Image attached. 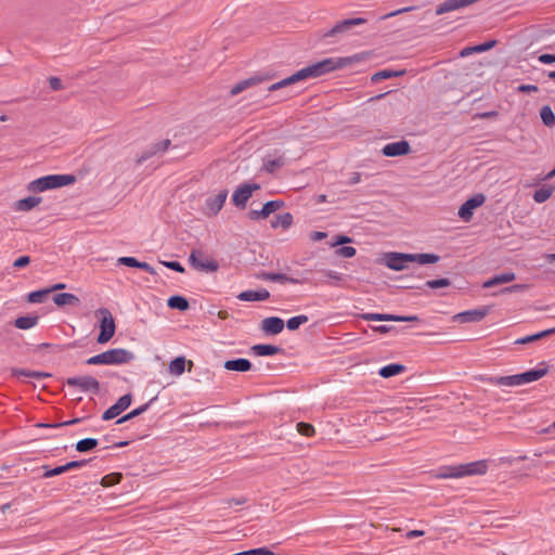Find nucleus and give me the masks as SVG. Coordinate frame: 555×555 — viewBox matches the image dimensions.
Instances as JSON below:
<instances>
[{
  "label": "nucleus",
  "mask_w": 555,
  "mask_h": 555,
  "mask_svg": "<svg viewBox=\"0 0 555 555\" xmlns=\"http://www.w3.org/2000/svg\"><path fill=\"white\" fill-rule=\"evenodd\" d=\"M401 74H402L401 72H393V70H389V69H383V70H379V72L375 73L372 76L371 80L373 82H378L379 80L397 77V76H399Z\"/></svg>",
  "instance_id": "nucleus-44"
},
{
  "label": "nucleus",
  "mask_w": 555,
  "mask_h": 555,
  "mask_svg": "<svg viewBox=\"0 0 555 555\" xmlns=\"http://www.w3.org/2000/svg\"><path fill=\"white\" fill-rule=\"evenodd\" d=\"M38 315H24L15 319L14 325L20 330H29L35 327L38 324Z\"/></svg>",
  "instance_id": "nucleus-31"
},
{
  "label": "nucleus",
  "mask_w": 555,
  "mask_h": 555,
  "mask_svg": "<svg viewBox=\"0 0 555 555\" xmlns=\"http://www.w3.org/2000/svg\"><path fill=\"white\" fill-rule=\"evenodd\" d=\"M258 189H260V185L256 183H244L240 185L232 195L233 204L238 208H245L248 199L253 195V192Z\"/></svg>",
  "instance_id": "nucleus-11"
},
{
  "label": "nucleus",
  "mask_w": 555,
  "mask_h": 555,
  "mask_svg": "<svg viewBox=\"0 0 555 555\" xmlns=\"http://www.w3.org/2000/svg\"><path fill=\"white\" fill-rule=\"evenodd\" d=\"M327 236V233L321 231H314L310 234V240L313 242L322 241Z\"/></svg>",
  "instance_id": "nucleus-63"
},
{
  "label": "nucleus",
  "mask_w": 555,
  "mask_h": 555,
  "mask_svg": "<svg viewBox=\"0 0 555 555\" xmlns=\"http://www.w3.org/2000/svg\"><path fill=\"white\" fill-rule=\"evenodd\" d=\"M96 314L101 317L100 334L98 335L96 341L99 344L107 343L116 331V325L111 311L107 308H99Z\"/></svg>",
  "instance_id": "nucleus-8"
},
{
  "label": "nucleus",
  "mask_w": 555,
  "mask_h": 555,
  "mask_svg": "<svg viewBox=\"0 0 555 555\" xmlns=\"http://www.w3.org/2000/svg\"><path fill=\"white\" fill-rule=\"evenodd\" d=\"M263 279L268 280V281H272V282H279V283H291V284L301 283V281L298 279L288 276L284 273H275V272L266 273L263 275Z\"/></svg>",
  "instance_id": "nucleus-33"
},
{
  "label": "nucleus",
  "mask_w": 555,
  "mask_h": 555,
  "mask_svg": "<svg viewBox=\"0 0 555 555\" xmlns=\"http://www.w3.org/2000/svg\"><path fill=\"white\" fill-rule=\"evenodd\" d=\"M555 333V327L553 328H548V330H545V331H542V332H539V333H535V334H532V335H528V336H525V337H521V338H518L516 339L515 344L517 345H524V344H529V343H533V341H537L543 337H546L551 334Z\"/></svg>",
  "instance_id": "nucleus-36"
},
{
  "label": "nucleus",
  "mask_w": 555,
  "mask_h": 555,
  "mask_svg": "<svg viewBox=\"0 0 555 555\" xmlns=\"http://www.w3.org/2000/svg\"><path fill=\"white\" fill-rule=\"evenodd\" d=\"M410 151H411L410 143L405 140H401V141L391 142V143L386 144L383 147L382 153L384 156H387V157H396V156L406 155L410 153Z\"/></svg>",
  "instance_id": "nucleus-17"
},
{
  "label": "nucleus",
  "mask_w": 555,
  "mask_h": 555,
  "mask_svg": "<svg viewBox=\"0 0 555 555\" xmlns=\"http://www.w3.org/2000/svg\"><path fill=\"white\" fill-rule=\"evenodd\" d=\"M99 444L98 439L95 438H85L79 440L75 448L78 452H88L93 450Z\"/></svg>",
  "instance_id": "nucleus-40"
},
{
  "label": "nucleus",
  "mask_w": 555,
  "mask_h": 555,
  "mask_svg": "<svg viewBox=\"0 0 555 555\" xmlns=\"http://www.w3.org/2000/svg\"><path fill=\"white\" fill-rule=\"evenodd\" d=\"M516 279V274L514 272H503L501 274H496L493 278L483 282L482 286L485 288H490L500 284L513 282Z\"/></svg>",
  "instance_id": "nucleus-25"
},
{
  "label": "nucleus",
  "mask_w": 555,
  "mask_h": 555,
  "mask_svg": "<svg viewBox=\"0 0 555 555\" xmlns=\"http://www.w3.org/2000/svg\"><path fill=\"white\" fill-rule=\"evenodd\" d=\"M167 306L170 309H177L180 311H185L190 307L188 299L180 295L169 297L167 300Z\"/></svg>",
  "instance_id": "nucleus-34"
},
{
  "label": "nucleus",
  "mask_w": 555,
  "mask_h": 555,
  "mask_svg": "<svg viewBox=\"0 0 555 555\" xmlns=\"http://www.w3.org/2000/svg\"><path fill=\"white\" fill-rule=\"evenodd\" d=\"M490 312V307L482 306L466 310L454 315V320L461 323H477L482 321Z\"/></svg>",
  "instance_id": "nucleus-12"
},
{
  "label": "nucleus",
  "mask_w": 555,
  "mask_h": 555,
  "mask_svg": "<svg viewBox=\"0 0 555 555\" xmlns=\"http://www.w3.org/2000/svg\"><path fill=\"white\" fill-rule=\"evenodd\" d=\"M50 293H51V289H48V288L38 289V291L29 293L27 295V299L31 304H41L46 300V298L48 297V295Z\"/></svg>",
  "instance_id": "nucleus-42"
},
{
  "label": "nucleus",
  "mask_w": 555,
  "mask_h": 555,
  "mask_svg": "<svg viewBox=\"0 0 555 555\" xmlns=\"http://www.w3.org/2000/svg\"><path fill=\"white\" fill-rule=\"evenodd\" d=\"M487 461H475L460 465L444 466L437 474L438 478H462L466 476H480L487 473Z\"/></svg>",
  "instance_id": "nucleus-3"
},
{
  "label": "nucleus",
  "mask_w": 555,
  "mask_h": 555,
  "mask_svg": "<svg viewBox=\"0 0 555 555\" xmlns=\"http://www.w3.org/2000/svg\"><path fill=\"white\" fill-rule=\"evenodd\" d=\"M284 321L279 317H269L262 320L261 330L269 335H278L284 328Z\"/></svg>",
  "instance_id": "nucleus-20"
},
{
  "label": "nucleus",
  "mask_w": 555,
  "mask_h": 555,
  "mask_svg": "<svg viewBox=\"0 0 555 555\" xmlns=\"http://www.w3.org/2000/svg\"><path fill=\"white\" fill-rule=\"evenodd\" d=\"M168 370L170 374L172 375H181L185 370V358L184 357H177L172 361H170L168 365Z\"/></svg>",
  "instance_id": "nucleus-38"
},
{
  "label": "nucleus",
  "mask_w": 555,
  "mask_h": 555,
  "mask_svg": "<svg viewBox=\"0 0 555 555\" xmlns=\"http://www.w3.org/2000/svg\"><path fill=\"white\" fill-rule=\"evenodd\" d=\"M117 263L118 264H124V266H127V267H131V268H138V269H141L152 275L156 274V271L155 269L147 262H143V261H139L137 258L134 257H131V256H125V257H120L118 258L117 260Z\"/></svg>",
  "instance_id": "nucleus-22"
},
{
  "label": "nucleus",
  "mask_w": 555,
  "mask_h": 555,
  "mask_svg": "<svg viewBox=\"0 0 555 555\" xmlns=\"http://www.w3.org/2000/svg\"><path fill=\"white\" fill-rule=\"evenodd\" d=\"M296 427L298 433L304 436L311 437L314 434V427L311 424L300 422L297 423Z\"/></svg>",
  "instance_id": "nucleus-48"
},
{
  "label": "nucleus",
  "mask_w": 555,
  "mask_h": 555,
  "mask_svg": "<svg viewBox=\"0 0 555 555\" xmlns=\"http://www.w3.org/2000/svg\"><path fill=\"white\" fill-rule=\"evenodd\" d=\"M156 399H157V397H154L149 402L140 405L139 408L133 409L128 414H126V415L121 416L120 418H118L116 424H122V423H125L127 421H130V420H132V418H134V417H137V416H139L141 414H143L144 412H146L150 409L151 404L154 401H156Z\"/></svg>",
  "instance_id": "nucleus-28"
},
{
  "label": "nucleus",
  "mask_w": 555,
  "mask_h": 555,
  "mask_svg": "<svg viewBox=\"0 0 555 555\" xmlns=\"http://www.w3.org/2000/svg\"><path fill=\"white\" fill-rule=\"evenodd\" d=\"M131 402V393H126L121 396L115 404H113L106 411H104V413L102 414V420L109 421L119 416L125 410H127L130 406Z\"/></svg>",
  "instance_id": "nucleus-13"
},
{
  "label": "nucleus",
  "mask_w": 555,
  "mask_h": 555,
  "mask_svg": "<svg viewBox=\"0 0 555 555\" xmlns=\"http://www.w3.org/2000/svg\"><path fill=\"white\" fill-rule=\"evenodd\" d=\"M478 1L479 0H444L436 8V15H442L444 13L457 11Z\"/></svg>",
  "instance_id": "nucleus-16"
},
{
  "label": "nucleus",
  "mask_w": 555,
  "mask_h": 555,
  "mask_svg": "<svg viewBox=\"0 0 555 555\" xmlns=\"http://www.w3.org/2000/svg\"><path fill=\"white\" fill-rule=\"evenodd\" d=\"M451 285V281L447 278L437 279V280H429L425 283V286L428 288H440V287H447Z\"/></svg>",
  "instance_id": "nucleus-46"
},
{
  "label": "nucleus",
  "mask_w": 555,
  "mask_h": 555,
  "mask_svg": "<svg viewBox=\"0 0 555 555\" xmlns=\"http://www.w3.org/2000/svg\"><path fill=\"white\" fill-rule=\"evenodd\" d=\"M517 90H518V92H522V93L537 92L538 87L535 85H520L517 88Z\"/></svg>",
  "instance_id": "nucleus-61"
},
{
  "label": "nucleus",
  "mask_w": 555,
  "mask_h": 555,
  "mask_svg": "<svg viewBox=\"0 0 555 555\" xmlns=\"http://www.w3.org/2000/svg\"><path fill=\"white\" fill-rule=\"evenodd\" d=\"M366 21L362 17H353L347 18L338 22L334 27H332L327 33H325L326 37L336 36L339 34L347 33L352 26L362 25Z\"/></svg>",
  "instance_id": "nucleus-18"
},
{
  "label": "nucleus",
  "mask_w": 555,
  "mask_h": 555,
  "mask_svg": "<svg viewBox=\"0 0 555 555\" xmlns=\"http://www.w3.org/2000/svg\"><path fill=\"white\" fill-rule=\"evenodd\" d=\"M80 421H81V418H73V420L65 421V422H62V423H56V424H40V426L41 427L57 428V427L74 425V424L79 423Z\"/></svg>",
  "instance_id": "nucleus-52"
},
{
  "label": "nucleus",
  "mask_w": 555,
  "mask_h": 555,
  "mask_svg": "<svg viewBox=\"0 0 555 555\" xmlns=\"http://www.w3.org/2000/svg\"><path fill=\"white\" fill-rule=\"evenodd\" d=\"M160 263L164 267H166V268H168L170 270H173L176 272H179V273H183L184 272L183 266L180 262H178V261H160Z\"/></svg>",
  "instance_id": "nucleus-51"
},
{
  "label": "nucleus",
  "mask_w": 555,
  "mask_h": 555,
  "mask_svg": "<svg viewBox=\"0 0 555 555\" xmlns=\"http://www.w3.org/2000/svg\"><path fill=\"white\" fill-rule=\"evenodd\" d=\"M414 7H406V8H402V9H399V10H396V11H392L390 13H387L385 14L382 18H389V17H392V16H396V15H399L401 13H404V12H409L411 10H413Z\"/></svg>",
  "instance_id": "nucleus-62"
},
{
  "label": "nucleus",
  "mask_w": 555,
  "mask_h": 555,
  "mask_svg": "<svg viewBox=\"0 0 555 555\" xmlns=\"http://www.w3.org/2000/svg\"><path fill=\"white\" fill-rule=\"evenodd\" d=\"M440 257L436 254H405L388 253L385 255V264L395 271H401L409 267V263L429 264L438 262Z\"/></svg>",
  "instance_id": "nucleus-2"
},
{
  "label": "nucleus",
  "mask_w": 555,
  "mask_h": 555,
  "mask_svg": "<svg viewBox=\"0 0 555 555\" xmlns=\"http://www.w3.org/2000/svg\"><path fill=\"white\" fill-rule=\"evenodd\" d=\"M153 145H154L155 150L157 151V153L160 154V153H165L169 149V146L171 145V141L166 139L160 142L154 143Z\"/></svg>",
  "instance_id": "nucleus-53"
},
{
  "label": "nucleus",
  "mask_w": 555,
  "mask_h": 555,
  "mask_svg": "<svg viewBox=\"0 0 555 555\" xmlns=\"http://www.w3.org/2000/svg\"><path fill=\"white\" fill-rule=\"evenodd\" d=\"M361 180H362V175H361V172H357V171H354V172H351V173H350V177H349V180L347 181V184H349V185H354V184L360 183V182H361Z\"/></svg>",
  "instance_id": "nucleus-60"
},
{
  "label": "nucleus",
  "mask_w": 555,
  "mask_h": 555,
  "mask_svg": "<svg viewBox=\"0 0 555 555\" xmlns=\"http://www.w3.org/2000/svg\"><path fill=\"white\" fill-rule=\"evenodd\" d=\"M228 197V191L221 190L212 197L206 199V208L210 215L216 216L223 207Z\"/></svg>",
  "instance_id": "nucleus-19"
},
{
  "label": "nucleus",
  "mask_w": 555,
  "mask_h": 555,
  "mask_svg": "<svg viewBox=\"0 0 555 555\" xmlns=\"http://www.w3.org/2000/svg\"><path fill=\"white\" fill-rule=\"evenodd\" d=\"M351 240L345 235H338L336 241L332 244L333 246L343 245L345 243H349Z\"/></svg>",
  "instance_id": "nucleus-64"
},
{
  "label": "nucleus",
  "mask_w": 555,
  "mask_h": 555,
  "mask_svg": "<svg viewBox=\"0 0 555 555\" xmlns=\"http://www.w3.org/2000/svg\"><path fill=\"white\" fill-rule=\"evenodd\" d=\"M49 83L52 90L57 91L63 88L62 80L59 77H50Z\"/></svg>",
  "instance_id": "nucleus-56"
},
{
  "label": "nucleus",
  "mask_w": 555,
  "mask_h": 555,
  "mask_svg": "<svg viewBox=\"0 0 555 555\" xmlns=\"http://www.w3.org/2000/svg\"><path fill=\"white\" fill-rule=\"evenodd\" d=\"M223 367L228 371L247 372L251 369V362L248 359L238 358L225 361Z\"/></svg>",
  "instance_id": "nucleus-24"
},
{
  "label": "nucleus",
  "mask_w": 555,
  "mask_h": 555,
  "mask_svg": "<svg viewBox=\"0 0 555 555\" xmlns=\"http://www.w3.org/2000/svg\"><path fill=\"white\" fill-rule=\"evenodd\" d=\"M134 359V354L124 348H114L102 353L95 354L87 360L89 365H120L129 363Z\"/></svg>",
  "instance_id": "nucleus-6"
},
{
  "label": "nucleus",
  "mask_w": 555,
  "mask_h": 555,
  "mask_svg": "<svg viewBox=\"0 0 555 555\" xmlns=\"http://www.w3.org/2000/svg\"><path fill=\"white\" fill-rule=\"evenodd\" d=\"M547 372L548 365L545 362H541L538 367L526 371L524 373L508 376H491L486 380L494 386L514 387L535 382L545 376Z\"/></svg>",
  "instance_id": "nucleus-1"
},
{
  "label": "nucleus",
  "mask_w": 555,
  "mask_h": 555,
  "mask_svg": "<svg viewBox=\"0 0 555 555\" xmlns=\"http://www.w3.org/2000/svg\"><path fill=\"white\" fill-rule=\"evenodd\" d=\"M323 275L333 280V281H340L341 280V273L333 270H323Z\"/></svg>",
  "instance_id": "nucleus-57"
},
{
  "label": "nucleus",
  "mask_w": 555,
  "mask_h": 555,
  "mask_svg": "<svg viewBox=\"0 0 555 555\" xmlns=\"http://www.w3.org/2000/svg\"><path fill=\"white\" fill-rule=\"evenodd\" d=\"M538 60L542 64H552V63H555V54L544 53V54H541L538 57Z\"/></svg>",
  "instance_id": "nucleus-58"
},
{
  "label": "nucleus",
  "mask_w": 555,
  "mask_h": 555,
  "mask_svg": "<svg viewBox=\"0 0 555 555\" xmlns=\"http://www.w3.org/2000/svg\"><path fill=\"white\" fill-rule=\"evenodd\" d=\"M89 463V460H78V461H70L64 465L56 466L54 468H50V466L44 465L42 466L43 469V478H51L57 475H61L63 473H66L74 468H81L86 466Z\"/></svg>",
  "instance_id": "nucleus-14"
},
{
  "label": "nucleus",
  "mask_w": 555,
  "mask_h": 555,
  "mask_svg": "<svg viewBox=\"0 0 555 555\" xmlns=\"http://www.w3.org/2000/svg\"><path fill=\"white\" fill-rule=\"evenodd\" d=\"M29 262H30V258L28 256H21L14 261L13 266L15 268H23V267H26L27 264H29Z\"/></svg>",
  "instance_id": "nucleus-59"
},
{
  "label": "nucleus",
  "mask_w": 555,
  "mask_h": 555,
  "mask_svg": "<svg viewBox=\"0 0 555 555\" xmlns=\"http://www.w3.org/2000/svg\"><path fill=\"white\" fill-rule=\"evenodd\" d=\"M270 297L269 291L266 288L247 289L241 292L236 298L241 301H263Z\"/></svg>",
  "instance_id": "nucleus-21"
},
{
  "label": "nucleus",
  "mask_w": 555,
  "mask_h": 555,
  "mask_svg": "<svg viewBox=\"0 0 555 555\" xmlns=\"http://www.w3.org/2000/svg\"><path fill=\"white\" fill-rule=\"evenodd\" d=\"M306 79L304 74L301 73V69H299L298 72H296L295 74L291 75L289 77H286L275 83H272L268 90L269 91H275V90H279V89H282V88H286L291 85H294L298 81H301Z\"/></svg>",
  "instance_id": "nucleus-23"
},
{
  "label": "nucleus",
  "mask_w": 555,
  "mask_h": 555,
  "mask_svg": "<svg viewBox=\"0 0 555 555\" xmlns=\"http://www.w3.org/2000/svg\"><path fill=\"white\" fill-rule=\"evenodd\" d=\"M336 254L344 258H351L356 255V248L352 246H341L336 250Z\"/></svg>",
  "instance_id": "nucleus-50"
},
{
  "label": "nucleus",
  "mask_w": 555,
  "mask_h": 555,
  "mask_svg": "<svg viewBox=\"0 0 555 555\" xmlns=\"http://www.w3.org/2000/svg\"><path fill=\"white\" fill-rule=\"evenodd\" d=\"M157 151L155 150L154 145L152 144L150 147H147L145 151H143L137 158V164L141 165L149 158L157 155Z\"/></svg>",
  "instance_id": "nucleus-47"
},
{
  "label": "nucleus",
  "mask_w": 555,
  "mask_h": 555,
  "mask_svg": "<svg viewBox=\"0 0 555 555\" xmlns=\"http://www.w3.org/2000/svg\"><path fill=\"white\" fill-rule=\"evenodd\" d=\"M257 81V79L255 78H248V79H245V80H242L240 82H237L232 89H231V94L232 95H236L238 93H241L242 91H244L245 89H247L248 87L255 85Z\"/></svg>",
  "instance_id": "nucleus-45"
},
{
  "label": "nucleus",
  "mask_w": 555,
  "mask_h": 555,
  "mask_svg": "<svg viewBox=\"0 0 555 555\" xmlns=\"http://www.w3.org/2000/svg\"><path fill=\"white\" fill-rule=\"evenodd\" d=\"M189 262L195 270L206 273L216 272L219 269V263L208 257L202 249H192Z\"/></svg>",
  "instance_id": "nucleus-7"
},
{
  "label": "nucleus",
  "mask_w": 555,
  "mask_h": 555,
  "mask_svg": "<svg viewBox=\"0 0 555 555\" xmlns=\"http://www.w3.org/2000/svg\"><path fill=\"white\" fill-rule=\"evenodd\" d=\"M65 385L68 387H77L81 392L98 393L100 391V383L96 378L86 376H73L65 380Z\"/></svg>",
  "instance_id": "nucleus-9"
},
{
  "label": "nucleus",
  "mask_w": 555,
  "mask_h": 555,
  "mask_svg": "<svg viewBox=\"0 0 555 555\" xmlns=\"http://www.w3.org/2000/svg\"><path fill=\"white\" fill-rule=\"evenodd\" d=\"M281 351L282 348L274 345L258 344L251 347V352L258 357L274 356Z\"/></svg>",
  "instance_id": "nucleus-26"
},
{
  "label": "nucleus",
  "mask_w": 555,
  "mask_h": 555,
  "mask_svg": "<svg viewBox=\"0 0 555 555\" xmlns=\"http://www.w3.org/2000/svg\"><path fill=\"white\" fill-rule=\"evenodd\" d=\"M361 318L365 321H395V322H414L418 318L416 315H397L389 313H363Z\"/></svg>",
  "instance_id": "nucleus-15"
},
{
  "label": "nucleus",
  "mask_w": 555,
  "mask_h": 555,
  "mask_svg": "<svg viewBox=\"0 0 555 555\" xmlns=\"http://www.w3.org/2000/svg\"><path fill=\"white\" fill-rule=\"evenodd\" d=\"M308 321H309V318L306 314L295 315L287 320L286 327L289 331H295V330L299 328V326H301L302 324L307 323Z\"/></svg>",
  "instance_id": "nucleus-43"
},
{
  "label": "nucleus",
  "mask_w": 555,
  "mask_h": 555,
  "mask_svg": "<svg viewBox=\"0 0 555 555\" xmlns=\"http://www.w3.org/2000/svg\"><path fill=\"white\" fill-rule=\"evenodd\" d=\"M494 44H495V41L490 40V41H486L481 44L472 47V50H474L475 52H485V51L491 49Z\"/></svg>",
  "instance_id": "nucleus-55"
},
{
  "label": "nucleus",
  "mask_w": 555,
  "mask_h": 555,
  "mask_svg": "<svg viewBox=\"0 0 555 555\" xmlns=\"http://www.w3.org/2000/svg\"><path fill=\"white\" fill-rule=\"evenodd\" d=\"M76 181L74 175H48L33 180L28 183V191L40 193L73 184Z\"/></svg>",
  "instance_id": "nucleus-5"
},
{
  "label": "nucleus",
  "mask_w": 555,
  "mask_h": 555,
  "mask_svg": "<svg viewBox=\"0 0 555 555\" xmlns=\"http://www.w3.org/2000/svg\"><path fill=\"white\" fill-rule=\"evenodd\" d=\"M284 162L283 159L280 157V158H275V159H269L264 163L263 167L267 171L269 172H273L276 168L283 166Z\"/></svg>",
  "instance_id": "nucleus-49"
},
{
  "label": "nucleus",
  "mask_w": 555,
  "mask_h": 555,
  "mask_svg": "<svg viewBox=\"0 0 555 555\" xmlns=\"http://www.w3.org/2000/svg\"><path fill=\"white\" fill-rule=\"evenodd\" d=\"M351 57H328L301 68L305 78H317L351 64Z\"/></svg>",
  "instance_id": "nucleus-4"
},
{
  "label": "nucleus",
  "mask_w": 555,
  "mask_h": 555,
  "mask_svg": "<svg viewBox=\"0 0 555 555\" xmlns=\"http://www.w3.org/2000/svg\"><path fill=\"white\" fill-rule=\"evenodd\" d=\"M247 555H274L272 551L267 547H258L246 551Z\"/></svg>",
  "instance_id": "nucleus-54"
},
{
  "label": "nucleus",
  "mask_w": 555,
  "mask_h": 555,
  "mask_svg": "<svg viewBox=\"0 0 555 555\" xmlns=\"http://www.w3.org/2000/svg\"><path fill=\"white\" fill-rule=\"evenodd\" d=\"M405 371V366L399 363H390L379 369L378 374L384 378L396 376Z\"/></svg>",
  "instance_id": "nucleus-30"
},
{
  "label": "nucleus",
  "mask_w": 555,
  "mask_h": 555,
  "mask_svg": "<svg viewBox=\"0 0 555 555\" xmlns=\"http://www.w3.org/2000/svg\"><path fill=\"white\" fill-rule=\"evenodd\" d=\"M486 202V196L482 193H477L465 201L460 207L457 215L464 221H469L473 218L476 208L480 207Z\"/></svg>",
  "instance_id": "nucleus-10"
},
{
  "label": "nucleus",
  "mask_w": 555,
  "mask_h": 555,
  "mask_svg": "<svg viewBox=\"0 0 555 555\" xmlns=\"http://www.w3.org/2000/svg\"><path fill=\"white\" fill-rule=\"evenodd\" d=\"M293 223V216L289 212H284L282 215H278L275 220L271 222L272 228H278L281 225L283 229H287Z\"/></svg>",
  "instance_id": "nucleus-41"
},
{
  "label": "nucleus",
  "mask_w": 555,
  "mask_h": 555,
  "mask_svg": "<svg viewBox=\"0 0 555 555\" xmlns=\"http://www.w3.org/2000/svg\"><path fill=\"white\" fill-rule=\"evenodd\" d=\"M53 302L56 306H78L80 304V299L72 293H59L54 295Z\"/></svg>",
  "instance_id": "nucleus-27"
},
{
  "label": "nucleus",
  "mask_w": 555,
  "mask_h": 555,
  "mask_svg": "<svg viewBox=\"0 0 555 555\" xmlns=\"http://www.w3.org/2000/svg\"><path fill=\"white\" fill-rule=\"evenodd\" d=\"M41 202L40 197L28 196L23 199L17 201L16 209L20 211H28L39 205Z\"/></svg>",
  "instance_id": "nucleus-35"
},
{
  "label": "nucleus",
  "mask_w": 555,
  "mask_h": 555,
  "mask_svg": "<svg viewBox=\"0 0 555 555\" xmlns=\"http://www.w3.org/2000/svg\"><path fill=\"white\" fill-rule=\"evenodd\" d=\"M283 206L284 202L281 199L269 201L262 206V208L260 209V214L262 215V218H267L271 214L282 208Z\"/></svg>",
  "instance_id": "nucleus-37"
},
{
  "label": "nucleus",
  "mask_w": 555,
  "mask_h": 555,
  "mask_svg": "<svg viewBox=\"0 0 555 555\" xmlns=\"http://www.w3.org/2000/svg\"><path fill=\"white\" fill-rule=\"evenodd\" d=\"M13 376L16 377H28V378H35V379H43L47 377H50L51 375L46 372L41 371H31V370H25V369H12L11 371Z\"/></svg>",
  "instance_id": "nucleus-29"
},
{
  "label": "nucleus",
  "mask_w": 555,
  "mask_h": 555,
  "mask_svg": "<svg viewBox=\"0 0 555 555\" xmlns=\"http://www.w3.org/2000/svg\"><path fill=\"white\" fill-rule=\"evenodd\" d=\"M555 191V186L543 185L534 191L533 199L535 203L542 204L546 202Z\"/></svg>",
  "instance_id": "nucleus-32"
},
{
  "label": "nucleus",
  "mask_w": 555,
  "mask_h": 555,
  "mask_svg": "<svg viewBox=\"0 0 555 555\" xmlns=\"http://www.w3.org/2000/svg\"><path fill=\"white\" fill-rule=\"evenodd\" d=\"M540 117L545 126L552 127L555 125V114L551 106H542L540 109Z\"/></svg>",
  "instance_id": "nucleus-39"
}]
</instances>
